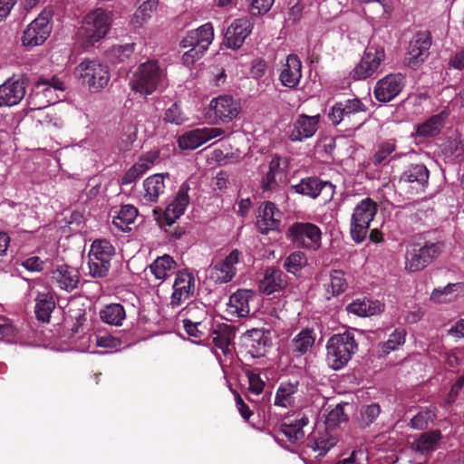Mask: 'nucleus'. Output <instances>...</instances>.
Wrapping results in <instances>:
<instances>
[{"label":"nucleus","instance_id":"5","mask_svg":"<svg viewBox=\"0 0 464 464\" xmlns=\"http://www.w3.org/2000/svg\"><path fill=\"white\" fill-rule=\"evenodd\" d=\"M377 209L376 202L370 198L362 199L354 207L350 225L351 237L354 242L361 243L366 238Z\"/></svg>","mask_w":464,"mask_h":464},{"label":"nucleus","instance_id":"60","mask_svg":"<svg viewBox=\"0 0 464 464\" xmlns=\"http://www.w3.org/2000/svg\"><path fill=\"white\" fill-rule=\"evenodd\" d=\"M137 139L136 130L134 128H130V130L122 134L120 140V149L121 150H129Z\"/></svg>","mask_w":464,"mask_h":464},{"label":"nucleus","instance_id":"27","mask_svg":"<svg viewBox=\"0 0 464 464\" xmlns=\"http://www.w3.org/2000/svg\"><path fill=\"white\" fill-rule=\"evenodd\" d=\"M302 78V63L295 54H289L280 73L281 83L288 88H295Z\"/></svg>","mask_w":464,"mask_h":464},{"label":"nucleus","instance_id":"9","mask_svg":"<svg viewBox=\"0 0 464 464\" xmlns=\"http://www.w3.org/2000/svg\"><path fill=\"white\" fill-rule=\"evenodd\" d=\"M66 89V84L58 76L51 78H40L35 83V91L33 99L35 100V105L38 108L47 107L54 104L59 100L58 92H63Z\"/></svg>","mask_w":464,"mask_h":464},{"label":"nucleus","instance_id":"40","mask_svg":"<svg viewBox=\"0 0 464 464\" xmlns=\"http://www.w3.org/2000/svg\"><path fill=\"white\" fill-rule=\"evenodd\" d=\"M308 419L301 418L293 423L281 424L279 430L287 438L291 443H296L304 438L303 428L307 425Z\"/></svg>","mask_w":464,"mask_h":464},{"label":"nucleus","instance_id":"45","mask_svg":"<svg viewBox=\"0 0 464 464\" xmlns=\"http://www.w3.org/2000/svg\"><path fill=\"white\" fill-rule=\"evenodd\" d=\"M158 0H145L138 7L133 14L131 23L135 26H141L156 11Z\"/></svg>","mask_w":464,"mask_h":464},{"label":"nucleus","instance_id":"61","mask_svg":"<svg viewBox=\"0 0 464 464\" xmlns=\"http://www.w3.org/2000/svg\"><path fill=\"white\" fill-rule=\"evenodd\" d=\"M188 50L184 53L182 55V63L187 66H190L194 64L196 61L200 59V57L204 54L206 51L198 50L193 47H188Z\"/></svg>","mask_w":464,"mask_h":464},{"label":"nucleus","instance_id":"36","mask_svg":"<svg viewBox=\"0 0 464 464\" xmlns=\"http://www.w3.org/2000/svg\"><path fill=\"white\" fill-rule=\"evenodd\" d=\"M429 170L422 164H415L409 167L401 177V181L415 183L421 188L425 187L429 180Z\"/></svg>","mask_w":464,"mask_h":464},{"label":"nucleus","instance_id":"4","mask_svg":"<svg viewBox=\"0 0 464 464\" xmlns=\"http://www.w3.org/2000/svg\"><path fill=\"white\" fill-rule=\"evenodd\" d=\"M443 246L441 242L407 246L404 255V269L409 273L423 270L441 254Z\"/></svg>","mask_w":464,"mask_h":464},{"label":"nucleus","instance_id":"20","mask_svg":"<svg viewBox=\"0 0 464 464\" xmlns=\"http://www.w3.org/2000/svg\"><path fill=\"white\" fill-rule=\"evenodd\" d=\"M214 39V30L210 24H205L195 30L189 31L180 41V47H193L207 51Z\"/></svg>","mask_w":464,"mask_h":464},{"label":"nucleus","instance_id":"37","mask_svg":"<svg viewBox=\"0 0 464 464\" xmlns=\"http://www.w3.org/2000/svg\"><path fill=\"white\" fill-rule=\"evenodd\" d=\"M441 439V432L439 430L424 432L411 444V449L418 452H428L433 450Z\"/></svg>","mask_w":464,"mask_h":464},{"label":"nucleus","instance_id":"30","mask_svg":"<svg viewBox=\"0 0 464 464\" xmlns=\"http://www.w3.org/2000/svg\"><path fill=\"white\" fill-rule=\"evenodd\" d=\"M176 266L177 264L170 256L163 255L157 257L149 268L155 278L162 282L174 273Z\"/></svg>","mask_w":464,"mask_h":464},{"label":"nucleus","instance_id":"44","mask_svg":"<svg viewBox=\"0 0 464 464\" xmlns=\"http://www.w3.org/2000/svg\"><path fill=\"white\" fill-rule=\"evenodd\" d=\"M444 121L445 117L443 115H434L417 127L416 135L420 137L434 136L440 130Z\"/></svg>","mask_w":464,"mask_h":464},{"label":"nucleus","instance_id":"48","mask_svg":"<svg viewBox=\"0 0 464 464\" xmlns=\"http://www.w3.org/2000/svg\"><path fill=\"white\" fill-rule=\"evenodd\" d=\"M381 407L377 403L362 406L358 417V424L362 428L370 426L380 415Z\"/></svg>","mask_w":464,"mask_h":464},{"label":"nucleus","instance_id":"15","mask_svg":"<svg viewBox=\"0 0 464 464\" xmlns=\"http://www.w3.org/2000/svg\"><path fill=\"white\" fill-rule=\"evenodd\" d=\"M383 49L369 48L352 72L353 80H364L374 73L384 60Z\"/></svg>","mask_w":464,"mask_h":464},{"label":"nucleus","instance_id":"21","mask_svg":"<svg viewBox=\"0 0 464 464\" xmlns=\"http://www.w3.org/2000/svg\"><path fill=\"white\" fill-rule=\"evenodd\" d=\"M160 160V151L150 150L142 155L138 161L133 164L121 179L123 185H130L139 179L147 170L151 169Z\"/></svg>","mask_w":464,"mask_h":464},{"label":"nucleus","instance_id":"24","mask_svg":"<svg viewBox=\"0 0 464 464\" xmlns=\"http://www.w3.org/2000/svg\"><path fill=\"white\" fill-rule=\"evenodd\" d=\"M250 33L251 23L248 19L239 18L235 20L227 29L225 34L226 45L232 49H238Z\"/></svg>","mask_w":464,"mask_h":464},{"label":"nucleus","instance_id":"53","mask_svg":"<svg viewBox=\"0 0 464 464\" xmlns=\"http://www.w3.org/2000/svg\"><path fill=\"white\" fill-rule=\"evenodd\" d=\"M306 265V257L303 252L290 254L285 260L284 266L292 274H296Z\"/></svg>","mask_w":464,"mask_h":464},{"label":"nucleus","instance_id":"26","mask_svg":"<svg viewBox=\"0 0 464 464\" xmlns=\"http://www.w3.org/2000/svg\"><path fill=\"white\" fill-rule=\"evenodd\" d=\"M254 298V293L246 289H239L230 295L227 311L236 317H245L249 314V303Z\"/></svg>","mask_w":464,"mask_h":464},{"label":"nucleus","instance_id":"50","mask_svg":"<svg viewBox=\"0 0 464 464\" xmlns=\"http://www.w3.org/2000/svg\"><path fill=\"white\" fill-rule=\"evenodd\" d=\"M347 281L343 271L334 270L330 275V283L327 292L331 293V296L338 295L343 293L347 288Z\"/></svg>","mask_w":464,"mask_h":464},{"label":"nucleus","instance_id":"55","mask_svg":"<svg viewBox=\"0 0 464 464\" xmlns=\"http://www.w3.org/2000/svg\"><path fill=\"white\" fill-rule=\"evenodd\" d=\"M163 120L168 123L181 125L187 121V118L178 104L173 103L169 109L166 110Z\"/></svg>","mask_w":464,"mask_h":464},{"label":"nucleus","instance_id":"18","mask_svg":"<svg viewBox=\"0 0 464 464\" xmlns=\"http://www.w3.org/2000/svg\"><path fill=\"white\" fill-rule=\"evenodd\" d=\"M320 114L308 116L300 114L294 121L289 132V139L292 141H301L313 137L318 130Z\"/></svg>","mask_w":464,"mask_h":464},{"label":"nucleus","instance_id":"54","mask_svg":"<svg viewBox=\"0 0 464 464\" xmlns=\"http://www.w3.org/2000/svg\"><path fill=\"white\" fill-rule=\"evenodd\" d=\"M458 287L459 285L456 284H449L443 288L434 289L430 295V300L438 304L450 302L452 299L450 295Z\"/></svg>","mask_w":464,"mask_h":464},{"label":"nucleus","instance_id":"14","mask_svg":"<svg viewBox=\"0 0 464 464\" xmlns=\"http://www.w3.org/2000/svg\"><path fill=\"white\" fill-rule=\"evenodd\" d=\"M404 85L405 78L401 73L388 74L377 82L374 88L375 98L379 102H388L401 92Z\"/></svg>","mask_w":464,"mask_h":464},{"label":"nucleus","instance_id":"47","mask_svg":"<svg viewBox=\"0 0 464 464\" xmlns=\"http://www.w3.org/2000/svg\"><path fill=\"white\" fill-rule=\"evenodd\" d=\"M406 338V331L404 329H395L386 342L380 344L382 354H389L403 345Z\"/></svg>","mask_w":464,"mask_h":464},{"label":"nucleus","instance_id":"33","mask_svg":"<svg viewBox=\"0 0 464 464\" xmlns=\"http://www.w3.org/2000/svg\"><path fill=\"white\" fill-rule=\"evenodd\" d=\"M293 188L296 193L309 196L313 198H315L320 195V193L328 189L330 193H333L332 185L328 183H323L317 179L309 178L306 179H303L300 183L294 186Z\"/></svg>","mask_w":464,"mask_h":464},{"label":"nucleus","instance_id":"8","mask_svg":"<svg viewBox=\"0 0 464 464\" xmlns=\"http://www.w3.org/2000/svg\"><path fill=\"white\" fill-rule=\"evenodd\" d=\"M288 237L297 246L315 250L321 246L322 232L313 223L296 222L288 228Z\"/></svg>","mask_w":464,"mask_h":464},{"label":"nucleus","instance_id":"41","mask_svg":"<svg viewBox=\"0 0 464 464\" xmlns=\"http://www.w3.org/2000/svg\"><path fill=\"white\" fill-rule=\"evenodd\" d=\"M138 215V210L132 205H124L119 210L117 216L113 217L112 224L121 231L130 230Z\"/></svg>","mask_w":464,"mask_h":464},{"label":"nucleus","instance_id":"3","mask_svg":"<svg viewBox=\"0 0 464 464\" xmlns=\"http://www.w3.org/2000/svg\"><path fill=\"white\" fill-rule=\"evenodd\" d=\"M357 351L354 336L349 332L334 334L326 343V363L334 370L343 369Z\"/></svg>","mask_w":464,"mask_h":464},{"label":"nucleus","instance_id":"28","mask_svg":"<svg viewBox=\"0 0 464 464\" xmlns=\"http://www.w3.org/2000/svg\"><path fill=\"white\" fill-rule=\"evenodd\" d=\"M165 177H169V174H154L148 177L143 181L144 195L143 198L148 202H157L159 197L165 190Z\"/></svg>","mask_w":464,"mask_h":464},{"label":"nucleus","instance_id":"64","mask_svg":"<svg viewBox=\"0 0 464 464\" xmlns=\"http://www.w3.org/2000/svg\"><path fill=\"white\" fill-rule=\"evenodd\" d=\"M22 266L30 272H40L44 267V262L38 256H31L23 261Z\"/></svg>","mask_w":464,"mask_h":464},{"label":"nucleus","instance_id":"39","mask_svg":"<svg viewBox=\"0 0 464 464\" xmlns=\"http://www.w3.org/2000/svg\"><path fill=\"white\" fill-rule=\"evenodd\" d=\"M346 310L350 314H353L358 316H371L378 314L382 311V306L370 300H355L346 306Z\"/></svg>","mask_w":464,"mask_h":464},{"label":"nucleus","instance_id":"16","mask_svg":"<svg viewBox=\"0 0 464 464\" xmlns=\"http://www.w3.org/2000/svg\"><path fill=\"white\" fill-rule=\"evenodd\" d=\"M246 345L248 353L255 358L262 357L272 345L269 330L253 328L245 334Z\"/></svg>","mask_w":464,"mask_h":464},{"label":"nucleus","instance_id":"51","mask_svg":"<svg viewBox=\"0 0 464 464\" xmlns=\"http://www.w3.org/2000/svg\"><path fill=\"white\" fill-rule=\"evenodd\" d=\"M348 403L344 404H337L334 409H332L327 416H326V426L330 429L339 426L342 423L347 421L348 417L345 412L344 408L348 407Z\"/></svg>","mask_w":464,"mask_h":464},{"label":"nucleus","instance_id":"58","mask_svg":"<svg viewBox=\"0 0 464 464\" xmlns=\"http://www.w3.org/2000/svg\"><path fill=\"white\" fill-rule=\"evenodd\" d=\"M134 52L133 44H120L112 47V55L120 62L129 58Z\"/></svg>","mask_w":464,"mask_h":464},{"label":"nucleus","instance_id":"6","mask_svg":"<svg viewBox=\"0 0 464 464\" xmlns=\"http://www.w3.org/2000/svg\"><path fill=\"white\" fill-rule=\"evenodd\" d=\"M75 73L82 84L92 92H100L107 86L111 75L106 64L98 60L85 59L75 68Z\"/></svg>","mask_w":464,"mask_h":464},{"label":"nucleus","instance_id":"22","mask_svg":"<svg viewBox=\"0 0 464 464\" xmlns=\"http://www.w3.org/2000/svg\"><path fill=\"white\" fill-rule=\"evenodd\" d=\"M25 92L23 80L10 78L0 85V102L5 106H14L24 99Z\"/></svg>","mask_w":464,"mask_h":464},{"label":"nucleus","instance_id":"32","mask_svg":"<svg viewBox=\"0 0 464 464\" xmlns=\"http://www.w3.org/2000/svg\"><path fill=\"white\" fill-rule=\"evenodd\" d=\"M285 285L282 277V272L279 269L270 267L266 270L264 278L259 283V290L270 295L281 290Z\"/></svg>","mask_w":464,"mask_h":464},{"label":"nucleus","instance_id":"42","mask_svg":"<svg viewBox=\"0 0 464 464\" xmlns=\"http://www.w3.org/2000/svg\"><path fill=\"white\" fill-rule=\"evenodd\" d=\"M179 314L183 317V323L198 324V323L204 324L208 312L201 304L190 303L180 311Z\"/></svg>","mask_w":464,"mask_h":464},{"label":"nucleus","instance_id":"56","mask_svg":"<svg viewBox=\"0 0 464 464\" xmlns=\"http://www.w3.org/2000/svg\"><path fill=\"white\" fill-rule=\"evenodd\" d=\"M339 104L345 118L366 111L365 105L357 98L347 100L345 102H339Z\"/></svg>","mask_w":464,"mask_h":464},{"label":"nucleus","instance_id":"59","mask_svg":"<svg viewBox=\"0 0 464 464\" xmlns=\"http://www.w3.org/2000/svg\"><path fill=\"white\" fill-rule=\"evenodd\" d=\"M251 11L254 14H266L274 5L275 0H249Z\"/></svg>","mask_w":464,"mask_h":464},{"label":"nucleus","instance_id":"2","mask_svg":"<svg viewBox=\"0 0 464 464\" xmlns=\"http://www.w3.org/2000/svg\"><path fill=\"white\" fill-rule=\"evenodd\" d=\"M112 13L98 7L89 12L82 19L78 37L86 47L93 46L109 33L112 24Z\"/></svg>","mask_w":464,"mask_h":464},{"label":"nucleus","instance_id":"43","mask_svg":"<svg viewBox=\"0 0 464 464\" xmlns=\"http://www.w3.org/2000/svg\"><path fill=\"white\" fill-rule=\"evenodd\" d=\"M314 334L308 329L302 330L292 341L293 352L298 355H303L312 348L314 343Z\"/></svg>","mask_w":464,"mask_h":464},{"label":"nucleus","instance_id":"13","mask_svg":"<svg viewBox=\"0 0 464 464\" xmlns=\"http://www.w3.org/2000/svg\"><path fill=\"white\" fill-rule=\"evenodd\" d=\"M430 45L431 39L429 32L417 33L410 41L405 57L406 65L416 68L421 64L429 55Z\"/></svg>","mask_w":464,"mask_h":464},{"label":"nucleus","instance_id":"63","mask_svg":"<svg viewBox=\"0 0 464 464\" xmlns=\"http://www.w3.org/2000/svg\"><path fill=\"white\" fill-rule=\"evenodd\" d=\"M95 343L98 347L113 349L119 345L120 342L110 334H104L96 335Z\"/></svg>","mask_w":464,"mask_h":464},{"label":"nucleus","instance_id":"62","mask_svg":"<svg viewBox=\"0 0 464 464\" xmlns=\"http://www.w3.org/2000/svg\"><path fill=\"white\" fill-rule=\"evenodd\" d=\"M235 397L236 406L237 411H239L241 417L248 420L253 415V411L249 409V407L245 403L244 400L240 396V394L237 392H233Z\"/></svg>","mask_w":464,"mask_h":464},{"label":"nucleus","instance_id":"31","mask_svg":"<svg viewBox=\"0 0 464 464\" xmlns=\"http://www.w3.org/2000/svg\"><path fill=\"white\" fill-rule=\"evenodd\" d=\"M338 442V437L327 430L317 435H314L308 447L316 453V457L324 456Z\"/></svg>","mask_w":464,"mask_h":464},{"label":"nucleus","instance_id":"29","mask_svg":"<svg viewBox=\"0 0 464 464\" xmlns=\"http://www.w3.org/2000/svg\"><path fill=\"white\" fill-rule=\"evenodd\" d=\"M53 279L62 289L71 291L79 283L78 272L67 265L59 266L53 273Z\"/></svg>","mask_w":464,"mask_h":464},{"label":"nucleus","instance_id":"11","mask_svg":"<svg viewBox=\"0 0 464 464\" xmlns=\"http://www.w3.org/2000/svg\"><path fill=\"white\" fill-rule=\"evenodd\" d=\"M242 254L237 249L232 250L224 259L217 262L208 269V278L215 284L230 282L237 274V265L239 264Z\"/></svg>","mask_w":464,"mask_h":464},{"label":"nucleus","instance_id":"25","mask_svg":"<svg viewBox=\"0 0 464 464\" xmlns=\"http://www.w3.org/2000/svg\"><path fill=\"white\" fill-rule=\"evenodd\" d=\"M188 186L182 184L175 198L168 205L164 212V218L168 226H171L179 217H181L189 203L188 195Z\"/></svg>","mask_w":464,"mask_h":464},{"label":"nucleus","instance_id":"35","mask_svg":"<svg viewBox=\"0 0 464 464\" xmlns=\"http://www.w3.org/2000/svg\"><path fill=\"white\" fill-rule=\"evenodd\" d=\"M298 390V382H285L278 387L274 404L282 408L292 407L295 403V394Z\"/></svg>","mask_w":464,"mask_h":464},{"label":"nucleus","instance_id":"49","mask_svg":"<svg viewBox=\"0 0 464 464\" xmlns=\"http://www.w3.org/2000/svg\"><path fill=\"white\" fill-rule=\"evenodd\" d=\"M88 258L89 274L92 277L101 278L108 275L111 267V261L97 258L95 256H90V255H88Z\"/></svg>","mask_w":464,"mask_h":464},{"label":"nucleus","instance_id":"7","mask_svg":"<svg viewBox=\"0 0 464 464\" xmlns=\"http://www.w3.org/2000/svg\"><path fill=\"white\" fill-rule=\"evenodd\" d=\"M241 111L238 101L230 95L213 98L205 109V116L212 123H228L237 117Z\"/></svg>","mask_w":464,"mask_h":464},{"label":"nucleus","instance_id":"19","mask_svg":"<svg viewBox=\"0 0 464 464\" xmlns=\"http://www.w3.org/2000/svg\"><path fill=\"white\" fill-rule=\"evenodd\" d=\"M235 328L229 324H221L210 334L209 339L214 348L220 350L224 356L232 355L234 351Z\"/></svg>","mask_w":464,"mask_h":464},{"label":"nucleus","instance_id":"52","mask_svg":"<svg viewBox=\"0 0 464 464\" xmlns=\"http://www.w3.org/2000/svg\"><path fill=\"white\" fill-rule=\"evenodd\" d=\"M436 414L430 409H425L418 412L410 421L409 425L411 429L422 430L426 429L430 422L433 421Z\"/></svg>","mask_w":464,"mask_h":464},{"label":"nucleus","instance_id":"23","mask_svg":"<svg viewBox=\"0 0 464 464\" xmlns=\"http://www.w3.org/2000/svg\"><path fill=\"white\" fill-rule=\"evenodd\" d=\"M281 212L272 202H266L259 208L256 226L261 233L277 230L280 226Z\"/></svg>","mask_w":464,"mask_h":464},{"label":"nucleus","instance_id":"1","mask_svg":"<svg viewBox=\"0 0 464 464\" xmlns=\"http://www.w3.org/2000/svg\"><path fill=\"white\" fill-rule=\"evenodd\" d=\"M166 68L158 60L150 59L140 63L130 80L131 91L140 96L152 94L166 80Z\"/></svg>","mask_w":464,"mask_h":464},{"label":"nucleus","instance_id":"10","mask_svg":"<svg viewBox=\"0 0 464 464\" xmlns=\"http://www.w3.org/2000/svg\"><path fill=\"white\" fill-rule=\"evenodd\" d=\"M195 290L196 279L194 275L188 270L179 271L172 285L169 304L173 308L180 306L194 295Z\"/></svg>","mask_w":464,"mask_h":464},{"label":"nucleus","instance_id":"57","mask_svg":"<svg viewBox=\"0 0 464 464\" xmlns=\"http://www.w3.org/2000/svg\"><path fill=\"white\" fill-rule=\"evenodd\" d=\"M395 150V143L393 141H386L379 145L373 155V163L381 164Z\"/></svg>","mask_w":464,"mask_h":464},{"label":"nucleus","instance_id":"46","mask_svg":"<svg viewBox=\"0 0 464 464\" xmlns=\"http://www.w3.org/2000/svg\"><path fill=\"white\" fill-rule=\"evenodd\" d=\"M113 246L105 239H96L92 242L89 252L90 256L111 261L114 256Z\"/></svg>","mask_w":464,"mask_h":464},{"label":"nucleus","instance_id":"34","mask_svg":"<svg viewBox=\"0 0 464 464\" xmlns=\"http://www.w3.org/2000/svg\"><path fill=\"white\" fill-rule=\"evenodd\" d=\"M100 317L107 324L121 326L126 318V312L121 304H110L100 312Z\"/></svg>","mask_w":464,"mask_h":464},{"label":"nucleus","instance_id":"17","mask_svg":"<svg viewBox=\"0 0 464 464\" xmlns=\"http://www.w3.org/2000/svg\"><path fill=\"white\" fill-rule=\"evenodd\" d=\"M222 133L223 131L218 128L195 129L181 135L178 144L181 150H195Z\"/></svg>","mask_w":464,"mask_h":464},{"label":"nucleus","instance_id":"12","mask_svg":"<svg viewBox=\"0 0 464 464\" xmlns=\"http://www.w3.org/2000/svg\"><path fill=\"white\" fill-rule=\"evenodd\" d=\"M50 19L51 11L41 12L24 32V45L33 47L44 44L51 33Z\"/></svg>","mask_w":464,"mask_h":464},{"label":"nucleus","instance_id":"38","mask_svg":"<svg viewBox=\"0 0 464 464\" xmlns=\"http://www.w3.org/2000/svg\"><path fill=\"white\" fill-rule=\"evenodd\" d=\"M55 307V302L52 294L41 293L36 297L35 314L38 320L49 322L51 314Z\"/></svg>","mask_w":464,"mask_h":464}]
</instances>
